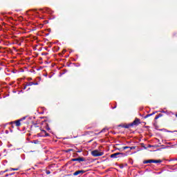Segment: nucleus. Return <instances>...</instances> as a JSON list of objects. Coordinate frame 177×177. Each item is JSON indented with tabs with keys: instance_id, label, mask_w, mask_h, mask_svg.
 <instances>
[{
	"instance_id": "6ab92c4d",
	"label": "nucleus",
	"mask_w": 177,
	"mask_h": 177,
	"mask_svg": "<svg viewBox=\"0 0 177 177\" xmlns=\"http://www.w3.org/2000/svg\"><path fill=\"white\" fill-rule=\"evenodd\" d=\"M130 147L126 146L123 147V150H127V149H129Z\"/></svg>"
},
{
	"instance_id": "72a5a7b5",
	"label": "nucleus",
	"mask_w": 177,
	"mask_h": 177,
	"mask_svg": "<svg viewBox=\"0 0 177 177\" xmlns=\"http://www.w3.org/2000/svg\"><path fill=\"white\" fill-rule=\"evenodd\" d=\"M3 172H8V169L3 171Z\"/></svg>"
},
{
	"instance_id": "412c9836",
	"label": "nucleus",
	"mask_w": 177,
	"mask_h": 177,
	"mask_svg": "<svg viewBox=\"0 0 177 177\" xmlns=\"http://www.w3.org/2000/svg\"><path fill=\"white\" fill-rule=\"evenodd\" d=\"M46 175L50 174V171H49V170L46 171Z\"/></svg>"
},
{
	"instance_id": "a878e982",
	"label": "nucleus",
	"mask_w": 177,
	"mask_h": 177,
	"mask_svg": "<svg viewBox=\"0 0 177 177\" xmlns=\"http://www.w3.org/2000/svg\"><path fill=\"white\" fill-rule=\"evenodd\" d=\"M5 174V171H0V175H3Z\"/></svg>"
},
{
	"instance_id": "aec40b11",
	"label": "nucleus",
	"mask_w": 177,
	"mask_h": 177,
	"mask_svg": "<svg viewBox=\"0 0 177 177\" xmlns=\"http://www.w3.org/2000/svg\"><path fill=\"white\" fill-rule=\"evenodd\" d=\"M169 161H177V158H171Z\"/></svg>"
},
{
	"instance_id": "c85d7f7f",
	"label": "nucleus",
	"mask_w": 177,
	"mask_h": 177,
	"mask_svg": "<svg viewBox=\"0 0 177 177\" xmlns=\"http://www.w3.org/2000/svg\"><path fill=\"white\" fill-rule=\"evenodd\" d=\"M46 129H47V131H50V128H49V127H47Z\"/></svg>"
},
{
	"instance_id": "423d86ee",
	"label": "nucleus",
	"mask_w": 177,
	"mask_h": 177,
	"mask_svg": "<svg viewBox=\"0 0 177 177\" xmlns=\"http://www.w3.org/2000/svg\"><path fill=\"white\" fill-rule=\"evenodd\" d=\"M32 85H38V82L34 83L33 82H30L26 84V86H32Z\"/></svg>"
},
{
	"instance_id": "4c0bfd02",
	"label": "nucleus",
	"mask_w": 177,
	"mask_h": 177,
	"mask_svg": "<svg viewBox=\"0 0 177 177\" xmlns=\"http://www.w3.org/2000/svg\"><path fill=\"white\" fill-rule=\"evenodd\" d=\"M149 147H152V146L151 145H149Z\"/></svg>"
},
{
	"instance_id": "2eb2a0df",
	"label": "nucleus",
	"mask_w": 177,
	"mask_h": 177,
	"mask_svg": "<svg viewBox=\"0 0 177 177\" xmlns=\"http://www.w3.org/2000/svg\"><path fill=\"white\" fill-rule=\"evenodd\" d=\"M107 131V129H103L101 131H100L98 133H102L103 132H106Z\"/></svg>"
},
{
	"instance_id": "f03ea898",
	"label": "nucleus",
	"mask_w": 177,
	"mask_h": 177,
	"mask_svg": "<svg viewBox=\"0 0 177 177\" xmlns=\"http://www.w3.org/2000/svg\"><path fill=\"white\" fill-rule=\"evenodd\" d=\"M92 156H93V157H100L102 156H103V154H104V152H99V151L97 150H94L91 152Z\"/></svg>"
},
{
	"instance_id": "f8f14e48",
	"label": "nucleus",
	"mask_w": 177,
	"mask_h": 177,
	"mask_svg": "<svg viewBox=\"0 0 177 177\" xmlns=\"http://www.w3.org/2000/svg\"><path fill=\"white\" fill-rule=\"evenodd\" d=\"M77 160L81 162V161H85V158H77Z\"/></svg>"
},
{
	"instance_id": "473e14b6",
	"label": "nucleus",
	"mask_w": 177,
	"mask_h": 177,
	"mask_svg": "<svg viewBox=\"0 0 177 177\" xmlns=\"http://www.w3.org/2000/svg\"><path fill=\"white\" fill-rule=\"evenodd\" d=\"M9 175H10V174H6V177L9 176Z\"/></svg>"
},
{
	"instance_id": "58836bf2",
	"label": "nucleus",
	"mask_w": 177,
	"mask_h": 177,
	"mask_svg": "<svg viewBox=\"0 0 177 177\" xmlns=\"http://www.w3.org/2000/svg\"><path fill=\"white\" fill-rule=\"evenodd\" d=\"M20 92H23V91H19V93H20Z\"/></svg>"
},
{
	"instance_id": "6e6552de",
	"label": "nucleus",
	"mask_w": 177,
	"mask_h": 177,
	"mask_svg": "<svg viewBox=\"0 0 177 177\" xmlns=\"http://www.w3.org/2000/svg\"><path fill=\"white\" fill-rule=\"evenodd\" d=\"M154 164H160L161 162H162V160H153V162Z\"/></svg>"
},
{
	"instance_id": "4be33fe9",
	"label": "nucleus",
	"mask_w": 177,
	"mask_h": 177,
	"mask_svg": "<svg viewBox=\"0 0 177 177\" xmlns=\"http://www.w3.org/2000/svg\"><path fill=\"white\" fill-rule=\"evenodd\" d=\"M130 150H135L136 149V147H130Z\"/></svg>"
},
{
	"instance_id": "7c9ffc66",
	"label": "nucleus",
	"mask_w": 177,
	"mask_h": 177,
	"mask_svg": "<svg viewBox=\"0 0 177 177\" xmlns=\"http://www.w3.org/2000/svg\"><path fill=\"white\" fill-rule=\"evenodd\" d=\"M42 55L46 56V55H48V53H42Z\"/></svg>"
},
{
	"instance_id": "7ed1b4c3",
	"label": "nucleus",
	"mask_w": 177,
	"mask_h": 177,
	"mask_svg": "<svg viewBox=\"0 0 177 177\" xmlns=\"http://www.w3.org/2000/svg\"><path fill=\"white\" fill-rule=\"evenodd\" d=\"M40 12H42V13H48L49 15H52L53 13V11H52L49 8H44V9H39Z\"/></svg>"
},
{
	"instance_id": "20e7f679",
	"label": "nucleus",
	"mask_w": 177,
	"mask_h": 177,
	"mask_svg": "<svg viewBox=\"0 0 177 177\" xmlns=\"http://www.w3.org/2000/svg\"><path fill=\"white\" fill-rule=\"evenodd\" d=\"M139 124H140V120L138 118H136L135 120L133 122H131V125L133 127H135V126L138 127V125H139Z\"/></svg>"
},
{
	"instance_id": "9b49d317",
	"label": "nucleus",
	"mask_w": 177,
	"mask_h": 177,
	"mask_svg": "<svg viewBox=\"0 0 177 177\" xmlns=\"http://www.w3.org/2000/svg\"><path fill=\"white\" fill-rule=\"evenodd\" d=\"M20 120H18L15 122L16 127H20L21 125V123H20Z\"/></svg>"
},
{
	"instance_id": "c756f323",
	"label": "nucleus",
	"mask_w": 177,
	"mask_h": 177,
	"mask_svg": "<svg viewBox=\"0 0 177 177\" xmlns=\"http://www.w3.org/2000/svg\"><path fill=\"white\" fill-rule=\"evenodd\" d=\"M27 86H27V84L26 86H24V89H26Z\"/></svg>"
},
{
	"instance_id": "393cba45",
	"label": "nucleus",
	"mask_w": 177,
	"mask_h": 177,
	"mask_svg": "<svg viewBox=\"0 0 177 177\" xmlns=\"http://www.w3.org/2000/svg\"><path fill=\"white\" fill-rule=\"evenodd\" d=\"M158 118H160L158 115L155 117V120H158Z\"/></svg>"
},
{
	"instance_id": "f3484780",
	"label": "nucleus",
	"mask_w": 177,
	"mask_h": 177,
	"mask_svg": "<svg viewBox=\"0 0 177 177\" xmlns=\"http://www.w3.org/2000/svg\"><path fill=\"white\" fill-rule=\"evenodd\" d=\"M38 140H33L32 142V143H35V145H37V143H38Z\"/></svg>"
},
{
	"instance_id": "c9c22d12",
	"label": "nucleus",
	"mask_w": 177,
	"mask_h": 177,
	"mask_svg": "<svg viewBox=\"0 0 177 177\" xmlns=\"http://www.w3.org/2000/svg\"><path fill=\"white\" fill-rule=\"evenodd\" d=\"M117 106H114V107H113L112 109H115Z\"/></svg>"
},
{
	"instance_id": "b1692460",
	"label": "nucleus",
	"mask_w": 177,
	"mask_h": 177,
	"mask_svg": "<svg viewBox=\"0 0 177 177\" xmlns=\"http://www.w3.org/2000/svg\"><path fill=\"white\" fill-rule=\"evenodd\" d=\"M26 117L25 116V117H24V118H21V119H19L21 121H23V120H26Z\"/></svg>"
},
{
	"instance_id": "dca6fc26",
	"label": "nucleus",
	"mask_w": 177,
	"mask_h": 177,
	"mask_svg": "<svg viewBox=\"0 0 177 177\" xmlns=\"http://www.w3.org/2000/svg\"><path fill=\"white\" fill-rule=\"evenodd\" d=\"M73 149H68L66 151V153H70V151H73Z\"/></svg>"
},
{
	"instance_id": "9d476101",
	"label": "nucleus",
	"mask_w": 177,
	"mask_h": 177,
	"mask_svg": "<svg viewBox=\"0 0 177 177\" xmlns=\"http://www.w3.org/2000/svg\"><path fill=\"white\" fill-rule=\"evenodd\" d=\"M156 114V112H153L152 113L147 114L145 116V118H149V117H151V115H154Z\"/></svg>"
},
{
	"instance_id": "ddd939ff",
	"label": "nucleus",
	"mask_w": 177,
	"mask_h": 177,
	"mask_svg": "<svg viewBox=\"0 0 177 177\" xmlns=\"http://www.w3.org/2000/svg\"><path fill=\"white\" fill-rule=\"evenodd\" d=\"M10 171H19V168H10Z\"/></svg>"
},
{
	"instance_id": "5701e85b",
	"label": "nucleus",
	"mask_w": 177,
	"mask_h": 177,
	"mask_svg": "<svg viewBox=\"0 0 177 177\" xmlns=\"http://www.w3.org/2000/svg\"><path fill=\"white\" fill-rule=\"evenodd\" d=\"M71 161H78V158H73Z\"/></svg>"
},
{
	"instance_id": "e433bc0d",
	"label": "nucleus",
	"mask_w": 177,
	"mask_h": 177,
	"mask_svg": "<svg viewBox=\"0 0 177 177\" xmlns=\"http://www.w3.org/2000/svg\"><path fill=\"white\" fill-rule=\"evenodd\" d=\"M120 168H124V166H120Z\"/></svg>"
},
{
	"instance_id": "1a4fd4ad",
	"label": "nucleus",
	"mask_w": 177,
	"mask_h": 177,
	"mask_svg": "<svg viewBox=\"0 0 177 177\" xmlns=\"http://www.w3.org/2000/svg\"><path fill=\"white\" fill-rule=\"evenodd\" d=\"M131 127H133L131 125V123L129 124H124L123 125V128H126V129H128L129 128H131Z\"/></svg>"
},
{
	"instance_id": "0eeeda50",
	"label": "nucleus",
	"mask_w": 177,
	"mask_h": 177,
	"mask_svg": "<svg viewBox=\"0 0 177 177\" xmlns=\"http://www.w3.org/2000/svg\"><path fill=\"white\" fill-rule=\"evenodd\" d=\"M153 163V160H144L143 164H151Z\"/></svg>"
},
{
	"instance_id": "a211bd4d",
	"label": "nucleus",
	"mask_w": 177,
	"mask_h": 177,
	"mask_svg": "<svg viewBox=\"0 0 177 177\" xmlns=\"http://www.w3.org/2000/svg\"><path fill=\"white\" fill-rule=\"evenodd\" d=\"M21 157L22 160H24L26 158V156L24 154L21 155Z\"/></svg>"
},
{
	"instance_id": "4468645a",
	"label": "nucleus",
	"mask_w": 177,
	"mask_h": 177,
	"mask_svg": "<svg viewBox=\"0 0 177 177\" xmlns=\"http://www.w3.org/2000/svg\"><path fill=\"white\" fill-rule=\"evenodd\" d=\"M42 136H44V138H46V137L49 136V133L46 132V133H44V135H43Z\"/></svg>"
},
{
	"instance_id": "f704fd0d",
	"label": "nucleus",
	"mask_w": 177,
	"mask_h": 177,
	"mask_svg": "<svg viewBox=\"0 0 177 177\" xmlns=\"http://www.w3.org/2000/svg\"><path fill=\"white\" fill-rule=\"evenodd\" d=\"M161 113H165V111H162Z\"/></svg>"
},
{
	"instance_id": "cd10ccee",
	"label": "nucleus",
	"mask_w": 177,
	"mask_h": 177,
	"mask_svg": "<svg viewBox=\"0 0 177 177\" xmlns=\"http://www.w3.org/2000/svg\"><path fill=\"white\" fill-rule=\"evenodd\" d=\"M41 132H42L43 133H46V131H45V130H41Z\"/></svg>"
},
{
	"instance_id": "f257e3e1",
	"label": "nucleus",
	"mask_w": 177,
	"mask_h": 177,
	"mask_svg": "<svg viewBox=\"0 0 177 177\" xmlns=\"http://www.w3.org/2000/svg\"><path fill=\"white\" fill-rule=\"evenodd\" d=\"M111 158H119L120 157H127V153L118 152L110 156Z\"/></svg>"
},
{
	"instance_id": "2f4dec72",
	"label": "nucleus",
	"mask_w": 177,
	"mask_h": 177,
	"mask_svg": "<svg viewBox=\"0 0 177 177\" xmlns=\"http://www.w3.org/2000/svg\"><path fill=\"white\" fill-rule=\"evenodd\" d=\"M12 175H15V173L10 174V176H12Z\"/></svg>"
},
{
	"instance_id": "39448f33",
	"label": "nucleus",
	"mask_w": 177,
	"mask_h": 177,
	"mask_svg": "<svg viewBox=\"0 0 177 177\" xmlns=\"http://www.w3.org/2000/svg\"><path fill=\"white\" fill-rule=\"evenodd\" d=\"M85 174V170H78L73 173L74 176H77V175H84Z\"/></svg>"
},
{
	"instance_id": "bb28decb",
	"label": "nucleus",
	"mask_w": 177,
	"mask_h": 177,
	"mask_svg": "<svg viewBox=\"0 0 177 177\" xmlns=\"http://www.w3.org/2000/svg\"><path fill=\"white\" fill-rule=\"evenodd\" d=\"M158 115L159 116V118H160V117H162V114H161V113H159Z\"/></svg>"
}]
</instances>
